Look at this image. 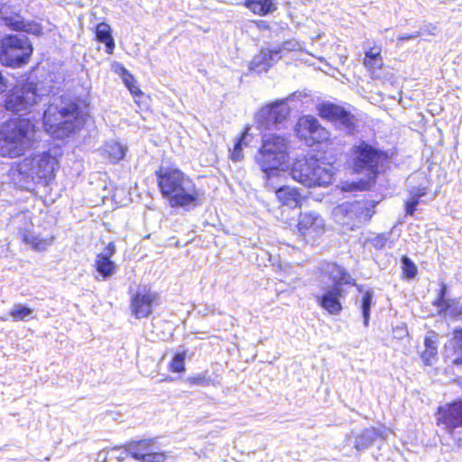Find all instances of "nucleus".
Instances as JSON below:
<instances>
[{
	"mask_svg": "<svg viewBox=\"0 0 462 462\" xmlns=\"http://www.w3.org/2000/svg\"><path fill=\"white\" fill-rule=\"evenodd\" d=\"M288 149L289 142L282 135L269 134L263 138L255 161L264 174L268 187L275 188L274 180L289 169Z\"/></svg>",
	"mask_w": 462,
	"mask_h": 462,
	"instance_id": "nucleus-1",
	"label": "nucleus"
},
{
	"mask_svg": "<svg viewBox=\"0 0 462 462\" xmlns=\"http://www.w3.org/2000/svg\"><path fill=\"white\" fill-rule=\"evenodd\" d=\"M158 185L172 207L196 205L199 192L193 181L176 168H162L156 171Z\"/></svg>",
	"mask_w": 462,
	"mask_h": 462,
	"instance_id": "nucleus-2",
	"label": "nucleus"
},
{
	"mask_svg": "<svg viewBox=\"0 0 462 462\" xmlns=\"http://www.w3.org/2000/svg\"><path fill=\"white\" fill-rule=\"evenodd\" d=\"M383 160V154L373 146L360 143L355 145L350 153L349 165L356 173H364L365 179L359 181H346L341 184V190L346 192L368 189L376 176V169Z\"/></svg>",
	"mask_w": 462,
	"mask_h": 462,
	"instance_id": "nucleus-3",
	"label": "nucleus"
},
{
	"mask_svg": "<svg viewBox=\"0 0 462 462\" xmlns=\"http://www.w3.org/2000/svg\"><path fill=\"white\" fill-rule=\"evenodd\" d=\"M45 131L57 139L69 136L72 132L79 129L84 123L82 116L75 105L51 104L43 116Z\"/></svg>",
	"mask_w": 462,
	"mask_h": 462,
	"instance_id": "nucleus-4",
	"label": "nucleus"
},
{
	"mask_svg": "<svg viewBox=\"0 0 462 462\" xmlns=\"http://www.w3.org/2000/svg\"><path fill=\"white\" fill-rule=\"evenodd\" d=\"M335 174L332 164L313 157L297 159L291 169L292 179L305 187H327Z\"/></svg>",
	"mask_w": 462,
	"mask_h": 462,
	"instance_id": "nucleus-5",
	"label": "nucleus"
},
{
	"mask_svg": "<svg viewBox=\"0 0 462 462\" xmlns=\"http://www.w3.org/2000/svg\"><path fill=\"white\" fill-rule=\"evenodd\" d=\"M29 117H13L0 127V154L23 155L28 146Z\"/></svg>",
	"mask_w": 462,
	"mask_h": 462,
	"instance_id": "nucleus-6",
	"label": "nucleus"
},
{
	"mask_svg": "<svg viewBox=\"0 0 462 462\" xmlns=\"http://www.w3.org/2000/svg\"><path fill=\"white\" fill-rule=\"evenodd\" d=\"M372 215L368 203L365 201H346L335 207L332 211L334 220L350 230L360 227Z\"/></svg>",
	"mask_w": 462,
	"mask_h": 462,
	"instance_id": "nucleus-7",
	"label": "nucleus"
},
{
	"mask_svg": "<svg viewBox=\"0 0 462 462\" xmlns=\"http://www.w3.org/2000/svg\"><path fill=\"white\" fill-rule=\"evenodd\" d=\"M27 47L26 40L18 35L4 38L0 45V62L5 66L20 67L25 63Z\"/></svg>",
	"mask_w": 462,
	"mask_h": 462,
	"instance_id": "nucleus-8",
	"label": "nucleus"
},
{
	"mask_svg": "<svg viewBox=\"0 0 462 462\" xmlns=\"http://www.w3.org/2000/svg\"><path fill=\"white\" fill-rule=\"evenodd\" d=\"M160 295L149 288H139L130 301L131 314L138 319L148 318L160 304Z\"/></svg>",
	"mask_w": 462,
	"mask_h": 462,
	"instance_id": "nucleus-9",
	"label": "nucleus"
},
{
	"mask_svg": "<svg viewBox=\"0 0 462 462\" xmlns=\"http://www.w3.org/2000/svg\"><path fill=\"white\" fill-rule=\"evenodd\" d=\"M295 131L298 137L304 140L308 145L328 139V131L311 116L300 117L295 126Z\"/></svg>",
	"mask_w": 462,
	"mask_h": 462,
	"instance_id": "nucleus-10",
	"label": "nucleus"
},
{
	"mask_svg": "<svg viewBox=\"0 0 462 462\" xmlns=\"http://www.w3.org/2000/svg\"><path fill=\"white\" fill-rule=\"evenodd\" d=\"M59 169V161L49 152H43L33 158L31 163L32 179H37L44 186L48 185L55 177Z\"/></svg>",
	"mask_w": 462,
	"mask_h": 462,
	"instance_id": "nucleus-11",
	"label": "nucleus"
},
{
	"mask_svg": "<svg viewBox=\"0 0 462 462\" xmlns=\"http://www.w3.org/2000/svg\"><path fill=\"white\" fill-rule=\"evenodd\" d=\"M297 227L300 235L305 240L310 241L324 234L326 225L320 215L305 212L300 215Z\"/></svg>",
	"mask_w": 462,
	"mask_h": 462,
	"instance_id": "nucleus-12",
	"label": "nucleus"
},
{
	"mask_svg": "<svg viewBox=\"0 0 462 462\" xmlns=\"http://www.w3.org/2000/svg\"><path fill=\"white\" fill-rule=\"evenodd\" d=\"M319 115L327 120L339 124L349 131L356 125V118L343 107L331 103H322L318 106Z\"/></svg>",
	"mask_w": 462,
	"mask_h": 462,
	"instance_id": "nucleus-13",
	"label": "nucleus"
},
{
	"mask_svg": "<svg viewBox=\"0 0 462 462\" xmlns=\"http://www.w3.org/2000/svg\"><path fill=\"white\" fill-rule=\"evenodd\" d=\"M438 423L442 424L450 433L454 429L462 427V402L440 407Z\"/></svg>",
	"mask_w": 462,
	"mask_h": 462,
	"instance_id": "nucleus-14",
	"label": "nucleus"
},
{
	"mask_svg": "<svg viewBox=\"0 0 462 462\" xmlns=\"http://www.w3.org/2000/svg\"><path fill=\"white\" fill-rule=\"evenodd\" d=\"M29 88L16 86L5 100V108L14 113L23 112L18 117H28Z\"/></svg>",
	"mask_w": 462,
	"mask_h": 462,
	"instance_id": "nucleus-15",
	"label": "nucleus"
},
{
	"mask_svg": "<svg viewBox=\"0 0 462 462\" xmlns=\"http://www.w3.org/2000/svg\"><path fill=\"white\" fill-rule=\"evenodd\" d=\"M343 297L341 287L328 286L321 296H317V301L327 311L332 315L338 314L342 310L340 298Z\"/></svg>",
	"mask_w": 462,
	"mask_h": 462,
	"instance_id": "nucleus-16",
	"label": "nucleus"
},
{
	"mask_svg": "<svg viewBox=\"0 0 462 462\" xmlns=\"http://www.w3.org/2000/svg\"><path fill=\"white\" fill-rule=\"evenodd\" d=\"M289 115V107L282 102H276L272 106L261 109L258 114L259 120L264 121L265 126L282 122Z\"/></svg>",
	"mask_w": 462,
	"mask_h": 462,
	"instance_id": "nucleus-17",
	"label": "nucleus"
},
{
	"mask_svg": "<svg viewBox=\"0 0 462 462\" xmlns=\"http://www.w3.org/2000/svg\"><path fill=\"white\" fill-rule=\"evenodd\" d=\"M116 246L113 243H109L104 253L97 255L95 261V267L97 272L102 275L103 279L111 277L116 269V265L110 260V257L115 254Z\"/></svg>",
	"mask_w": 462,
	"mask_h": 462,
	"instance_id": "nucleus-18",
	"label": "nucleus"
},
{
	"mask_svg": "<svg viewBox=\"0 0 462 462\" xmlns=\"http://www.w3.org/2000/svg\"><path fill=\"white\" fill-rule=\"evenodd\" d=\"M348 276L346 271L339 265L333 263H326L321 266L319 276L320 282L324 283L327 279L332 282L331 286L341 287L343 282L348 283Z\"/></svg>",
	"mask_w": 462,
	"mask_h": 462,
	"instance_id": "nucleus-19",
	"label": "nucleus"
},
{
	"mask_svg": "<svg viewBox=\"0 0 462 462\" xmlns=\"http://www.w3.org/2000/svg\"><path fill=\"white\" fill-rule=\"evenodd\" d=\"M424 349L420 351V358L426 365H431L438 360V335L434 331L426 334L423 342Z\"/></svg>",
	"mask_w": 462,
	"mask_h": 462,
	"instance_id": "nucleus-20",
	"label": "nucleus"
},
{
	"mask_svg": "<svg viewBox=\"0 0 462 462\" xmlns=\"http://www.w3.org/2000/svg\"><path fill=\"white\" fill-rule=\"evenodd\" d=\"M381 52L382 47L380 45H374L373 47L365 51V59L363 63L374 78L377 77V71L381 69L383 65Z\"/></svg>",
	"mask_w": 462,
	"mask_h": 462,
	"instance_id": "nucleus-21",
	"label": "nucleus"
},
{
	"mask_svg": "<svg viewBox=\"0 0 462 462\" xmlns=\"http://www.w3.org/2000/svg\"><path fill=\"white\" fill-rule=\"evenodd\" d=\"M277 199L283 205L291 208H295L300 205L301 196L296 188L284 186L275 190Z\"/></svg>",
	"mask_w": 462,
	"mask_h": 462,
	"instance_id": "nucleus-22",
	"label": "nucleus"
},
{
	"mask_svg": "<svg viewBox=\"0 0 462 462\" xmlns=\"http://www.w3.org/2000/svg\"><path fill=\"white\" fill-rule=\"evenodd\" d=\"M244 5L256 15L264 16L276 9V0H245Z\"/></svg>",
	"mask_w": 462,
	"mask_h": 462,
	"instance_id": "nucleus-23",
	"label": "nucleus"
},
{
	"mask_svg": "<svg viewBox=\"0 0 462 462\" xmlns=\"http://www.w3.org/2000/svg\"><path fill=\"white\" fill-rule=\"evenodd\" d=\"M127 147L117 141L106 142L102 148V154L112 163H116L125 158Z\"/></svg>",
	"mask_w": 462,
	"mask_h": 462,
	"instance_id": "nucleus-24",
	"label": "nucleus"
},
{
	"mask_svg": "<svg viewBox=\"0 0 462 462\" xmlns=\"http://www.w3.org/2000/svg\"><path fill=\"white\" fill-rule=\"evenodd\" d=\"M111 32L110 25L106 23H100L96 27V38L98 42L105 43L108 54H112L115 49Z\"/></svg>",
	"mask_w": 462,
	"mask_h": 462,
	"instance_id": "nucleus-25",
	"label": "nucleus"
},
{
	"mask_svg": "<svg viewBox=\"0 0 462 462\" xmlns=\"http://www.w3.org/2000/svg\"><path fill=\"white\" fill-rule=\"evenodd\" d=\"M381 436V432L374 428L365 429L356 437L355 447L357 449H365L371 446L374 441Z\"/></svg>",
	"mask_w": 462,
	"mask_h": 462,
	"instance_id": "nucleus-26",
	"label": "nucleus"
},
{
	"mask_svg": "<svg viewBox=\"0 0 462 462\" xmlns=\"http://www.w3.org/2000/svg\"><path fill=\"white\" fill-rule=\"evenodd\" d=\"M150 448H151L150 442L146 441V440H143V441L128 444L125 448V451L127 452V454H129L134 459L142 461L143 456L147 454Z\"/></svg>",
	"mask_w": 462,
	"mask_h": 462,
	"instance_id": "nucleus-27",
	"label": "nucleus"
},
{
	"mask_svg": "<svg viewBox=\"0 0 462 462\" xmlns=\"http://www.w3.org/2000/svg\"><path fill=\"white\" fill-rule=\"evenodd\" d=\"M0 12L7 26L16 31L23 30L25 27L23 21L18 14L9 16L5 8H2Z\"/></svg>",
	"mask_w": 462,
	"mask_h": 462,
	"instance_id": "nucleus-28",
	"label": "nucleus"
},
{
	"mask_svg": "<svg viewBox=\"0 0 462 462\" xmlns=\"http://www.w3.org/2000/svg\"><path fill=\"white\" fill-rule=\"evenodd\" d=\"M249 130H250V127L247 125L245 128L239 140L236 143L234 149L232 150L231 154H230V158L232 161L239 162L243 159L244 155H243L242 143H244L245 140L246 138H248Z\"/></svg>",
	"mask_w": 462,
	"mask_h": 462,
	"instance_id": "nucleus-29",
	"label": "nucleus"
},
{
	"mask_svg": "<svg viewBox=\"0 0 462 462\" xmlns=\"http://www.w3.org/2000/svg\"><path fill=\"white\" fill-rule=\"evenodd\" d=\"M280 53L281 49L274 48L273 50H263L259 55L255 56V62H258L259 59L265 60V64L267 68H269L273 62L281 58Z\"/></svg>",
	"mask_w": 462,
	"mask_h": 462,
	"instance_id": "nucleus-30",
	"label": "nucleus"
},
{
	"mask_svg": "<svg viewBox=\"0 0 462 462\" xmlns=\"http://www.w3.org/2000/svg\"><path fill=\"white\" fill-rule=\"evenodd\" d=\"M373 304V292L370 291H366L364 293L363 300H362V311H363V317H364V325L365 327H367L369 324V318H370V309Z\"/></svg>",
	"mask_w": 462,
	"mask_h": 462,
	"instance_id": "nucleus-31",
	"label": "nucleus"
},
{
	"mask_svg": "<svg viewBox=\"0 0 462 462\" xmlns=\"http://www.w3.org/2000/svg\"><path fill=\"white\" fill-rule=\"evenodd\" d=\"M186 352L176 354L169 365V369L172 373H182L185 371Z\"/></svg>",
	"mask_w": 462,
	"mask_h": 462,
	"instance_id": "nucleus-32",
	"label": "nucleus"
},
{
	"mask_svg": "<svg viewBox=\"0 0 462 462\" xmlns=\"http://www.w3.org/2000/svg\"><path fill=\"white\" fill-rule=\"evenodd\" d=\"M120 69L122 72L124 83L128 88L129 91L134 96L142 94L141 90L135 84L134 77L124 67H121Z\"/></svg>",
	"mask_w": 462,
	"mask_h": 462,
	"instance_id": "nucleus-33",
	"label": "nucleus"
},
{
	"mask_svg": "<svg viewBox=\"0 0 462 462\" xmlns=\"http://www.w3.org/2000/svg\"><path fill=\"white\" fill-rule=\"evenodd\" d=\"M53 243V236H35L31 240V247L37 251L46 250Z\"/></svg>",
	"mask_w": 462,
	"mask_h": 462,
	"instance_id": "nucleus-34",
	"label": "nucleus"
},
{
	"mask_svg": "<svg viewBox=\"0 0 462 462\" xmlns=\"http://www.w3.org/2000/svg\"><path fill=\"white\" fill-rule=\"evenodd\" d=\"M402 273L406 279H412L417 274V266L408 257L404 256L402 259Z\"/></svg>",
	"mask_w": 462,
	"mask_h": 462,
	"instance_id": "nucleus-35",
	"label": "nucleus"
},
{
	"mask_svg": "<svg viewBox=\"0 0 462 462\" xmlns=\"http://www.w3.org/2000/svg\"><path fill=\"white\" fill-rule=\"evenodd\" d=\"M453 341L455 351L459 356V357L455 360V363L462 364V330H456L454 332Z\"/></svg>",
	"mask_w": 462,
	"mask_h": 462,
	"instance_id": "nucleus-36",
	"label": "nucleus"
},
{
	"mask_svg": "<svg viewBox=\"0 0 462 462\" xmlns=\"http://www.w3.org/2000/svg\"><path fill=\"white\" fill-rule=\"evenodd\" d=\"M165 460L166 455L164 452H153L151 448L142 457V462H164Z\"/></svg>",
	"mask_w": 462,
	"mask_h": 462,
	"instance_id": "nucleus-37",
	"label": "nucleus"
},
{
	"mask_svg": "<svg viewBox=\"0 0 462 462\" xmlns=\"http://www.w3.org/2000/svg\"><path fill=\"white\" fill-rule=\"evenodd\" d=\"M10 314L14 320H22L29 315V309L21 305H16L14 307Z\"/></svg>",
	"mask_w": 462,
	"mask_h": 462,
	"instance_id": "nucleus-38",
	"label": "nucleus"
},
{
	"mask_svg": "<svg viewBox=\"0 0 462 462\" xmlns=\"http://www.w3.org/2000/svg\"><path fill=\"white\" fill-rule=\"evenodd\" d=\"M277 49H281V53L283 51H297L301 50V45L295 40H289L284 42L282 46Z\"/></svg>",
	"mask_w": 462,
	"mask_h": 462,
	"instance_id": "nucleus-39",
	"label": "nucleus"
},
{
	"mask_svg": "<svg viewBox=\"0 0 462 462\" xmlns=\"http://www.w3.org/2000/svg\"><path fill=\"white\" fill-rule=\"evenodd\" d=\"M187 382L189 383V384H199V385H208V379L207 378L206 374H197L195 376H190L187 379Z\"/></svg>",
	"mask_w": 462,
	"mask_h": 462,
	"instance_id": "nucleus-40",
	"label": "nucleus"
},
{
	"mask_svg": "<svg viewBox=\"0 0 462 462\" xmlns=\"http://www.w3.org/2000/svg\"><path fill=\"white\" fill-rule=\"evenodd\" d=\"M445 292H446V286L442 285V288L439 292V298L435 302V304L441 310H448L450 306L448 303V300H445V298H444Z\"/></svg>",
	"mask_w": 462,
	"mask_h": 462,
	"instance_id": "nucleus-41",
	"label": "nucleus"
},
{
	"mask_svg": "<svg viewBox=\"0 0 462 462\" xmlns=\"http://www.w3.org/2000/svg\"><path fill=\"white\" fill-rule=\"evenodd\" d=\"M387 240L384 235H378L372 239L371 243L375 248L382 249L386 245Z\"/></svg>",
	"mask_w": 462,
	"mask_h": 462,
	"instance_id": "nucleus-42",
	"label": "nucleus"
},
{
	"mask_svg": "<svg viewBox=\"0 0 462 462\" xmlns=\"http://www.w3.org/2000/svg\"><path fill=\"white\" fill-rule=\"evenodd\" d=\"M251 66V69L257 72L266 71L268 69L265 64V60L259 59L258 62H255V57L253 59Z\"/></svg>",
	"mask_w": 462,
	"mask_h": 462,
	"instance_id": "nucleus-43",
	"label": "nucleus"
},
{
	"mask_svg": "<svg viewBox=\"0 0 462 462\" xmlns=\"http://www.w3.org/2000/svg\"><path fill=\"white\" fill-rule=\"evenodd\" d=\"M419 203L418 198L411 197L410 199L406 203V213L409 215H412L416 210V207Z\"/></svg>",
	"mask_w": 462,
	"mask_h": 462,
	"instance_id": "nucleus-44",
	"label": "nucleus"
},
{
	"mask_svg": "<svg viewBox=\"0 0 462 462\" xmlns=\"http://www.w3.org/2000/svg\"><path fill=\"white\" fill-rule=\"evenodd\" d=\"M26 159L23 160V162L18 163L16 166V171L19 172V174L24 176L25 178L28 177L29 168L28 163L26 162Z\"/></svg>",
	"mask_w": 462,
	"mask_h": 462,
	"instance_id": "nucleus-45",
	"label": "nucleus"
},
{
	"mask_svg": "<svg viewBox=\"0 0 462 462\" xmlns=\"http://www.w3.org/2000/svg\"><path fill=\"white\" fill-rule=\"evenodd\" d=\"M42 32V26L37 23H31V34L40 35Z\"/></svg>",
	"mask_w": 462,
	"mask_h": 462,
	"instance_id": "nucleus-46",
	"label": "nucleus"
},
{
	"mask_svg": "<svg viewBox=\"0 0 462 462\" xmlns=\"http://www.w3.org/2000/svg\"><path fill=\"white\" fill-rule=\"evenodd\" d=\"M426 194V189L425 188H419L415 190H412L411 193V197L418 198V200L420 198L423 197Z\"/></svg>",
	"mask_w": 462,
	"mask_h": 462,
	"instance_id": "nucleus-47",
	"label": "nucleus"
},
{
	"mask_svg": "<svg viewBox=\"0 0 462 462\" xmlns=\"http://www.w3.org/2000/svg\"><path fill=\"white\" fill-rule=\"evenodd\" d=\"M6 88V81L4 79L2 73L0 72V94L5 91Z\"/></svg>",
	"mask_w": 462,
	"mask_h": 462,
	"instance_id": "nucleus-48",
	"label": "nucleus"
},
{
	"mask_svg": "<svg viewBox=\"0 0 462 462\" xmlns=\"http://www.w3.org/2000/svg\"><path fill=\"white\" fill-rule=\"evenodd\" d=\"M416 37H417V35H402V36H400L398 39H399L400 41H407V40L414 39V38H416Z\"/></svg>",
	"mask_w": 462,
	"mask_h": 462,
	"instance_id": "nucleus-49",
	"label": "nucleus"
},
{
	"mask_svg": "<svg viewBox=\"0 0 462 462\" xmlns=\"http://www.w3.org/2000/svg\"><path fill=\"white\" fill-rule=\"evenodd\" d=\"M249 144V140H247V138L245 140L244 143H242V148L244 149V147H247Z\"/></svg>",
	"mask_w": 462,
	"mask_h": 462,
	"instance_id": "nucleus-50",
	"label": "nucleus"
}]
</instances>
